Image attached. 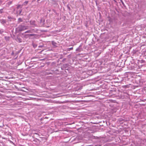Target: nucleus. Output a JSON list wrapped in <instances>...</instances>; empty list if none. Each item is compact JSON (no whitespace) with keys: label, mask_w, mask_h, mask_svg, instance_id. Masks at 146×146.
Listing matches in <instances>:
<instances>
[{"label":"nucleus","mask_w":146,"mask_h":146,"mask_svg":"<svg viewBox=\"0 0 146 146\" xmlns=\"http://www.w3.org/2000/svg\"><path fill=\"white\" fill-rule=\"evenodd\" d=\"M28 27V26L20 25L18 27L17 29L19 31H21L25 30L27 29Z\"/></svg>","instance_id":"1"},{"label":"nucleus","mask_w":146,"mask_h":146,"mask_svg":"<svg viewBox=\"0 0 146 146\" xmlns=\"http://www.w3.org/2000/svg\"><path fill=\"white\" fill-rule=\"evenodd\" d=\"M21 8V7L20 5H18L17 7L16 11V14H17V15H22V14L21 13L22 11Z\"/></svg>","instance_id":"2"},{"label":"nucleus","mask_w":146,"mask_h":146,"mask_svg":"<svg viewBox=\"0 0 146 146\" xmlns=\"http://www.w3.org/2000/svg\"><path fill=\"white\" fill-rule=\"evenodd\" d=\"M30 24L32 25L33 27H34L36 26L35 24V21L34 20H31L30 21Z\"/></svg>","instance_id":"3"},{"label":"nucleus","mask_w":146,"mask_h":146,"mask_svg":"<svg viewBox=\"0 0 146 146\" xmlns=\"http://www.w3.org/2000/svg\"><path fill=\"white\" fill-rule=\"evenodd\" d=\"M0 21L1 23L2 24H4L6 23V21L3 19H1Z\"/></svg>","instance_id":"4"},{"label":"nucleus","mask_w":146,"mask_h":146,"mask_svg":"<svg viewBox=\"0 0 146 146\" xmlns=\"http://www.w3.org/2000/svg\"><path fill=\"white\" fill-rule=\"evenodd\" d=\"M79 46V47L77 48L76 50V51H77V52H80V51H81V49L80 48V46Z\"/></svg>","instance_id":"5"},{"label":"nucleus","mask_w":146,"mask_h":146,"mask_svg":"<svg viewBox=\"0 0 146 146\" xmlns=\"http://www.w3.org/2000/svg\"><path fill=\"white\" fill-rule=\"evenodd\" d=\"M22 21H23V20L21 18H19L18 19V23H19L20 22H22Z\"/></svg>","instance_id":"6"},{"label":"nucleus","mask_w":146,"mask_h":146,"mask_svg":"<svg viewBox=\"0 0 146 146\" xmlns=\"http://www.w3.org/2000/svg\"><path fill=\"white\" fill-rule=\"evenodd\" d=\"M73 49V47H71L70 48H68L67 49V51H70V50H72Z\"/></svg>","instance_id":"7"},{"label":"nucleus","mask_w":146,"mask_h":146,"mask_svg":"<svg viewBox=\"0 0 146 146\" xmlns=\"http://www.w3.org/2000/svg\"><path fill=\"white\" fill-rule=\"evenodd\" d=\"M28 2L29 1H25L23 3V5L25 6L27 4V3H28Z\"/></svg>","instance_id":"8"},{"label":"nucleus","mask_w":146,"mask_h":146,"mask_svg":"<svg viewBox=\"0 0 146 146\" xmlns=\"http://www.w3.org/2000/svg\"><path fill=\"white\" fill-rule=\"evenodd\" d=\"M4 30L2 29H0V33L2 34L4 32Z\"/></svg>","instance_id":"9"},{"label":"nucleus","mask_w":146,"mask_h":146,"mask_svg":"<svg viewBox=\"0 0 146 146\" xmlns=\"http://www.w3.org/2000/svg\"><path fill=\"white\" fill-rule=\"evenodd\" d=\"M12 3V1H9L7 3V4H8V5H11V4Z\"/></svg>","instance_id":"10"},{"label":"nucleus","mask_w":146,"mask_h":146,"mask_svg":"<svg viewBox=\"0 0 146 146\" xmlns=\"http://www.w3.org/2000/svg\"><path fill=\"white\" fill-rule=\"evenodd\" d=\"M52 44L54 46H55L56 44V43L54 41H52Z\"/></svg>","instance_id":"11"},{"label":"nucleus","mask_w":146,"mask_h":146,"mask_svg":"<svg viewBox=\"0 0 146 146\" xmlns=\"http://www.w3.org/2000/svg\"><path fill=\"white\" fill-rule=\"evenodd\" d=\"M31 32V31L30 30H28V31H27L26 32H25V33H30Z\"/></svg>","instance_id":"12"},{"label":"nucleus","mask_w":146,"mask_h":146,"mask_svg":"<svg viewBox=\"0 0 146 146\" xmlns=\"http://www.w3.org/2000/svg\"><path fill=\"white\" fill-rule=\"evenodd\" d=\"M120 1L121 2V3L123 5H124V4L123 2V1L122 0H120Z\"/></svg>","instance_id":"13"},{"label":"nucleus","mask_w":146,"mask_h":146,"mask_svg":"<svg viewBox=\"0 0 146 146\" xmlns=\"http://www.w3.org/2000/svg\"><path fill=\"white\" fill-rule=\"evenodd\" d=\"M33 45L34 48H35L37 46V45L35 44H33Z\"/></svg>","instance_id":"14"},{"label":"nucleus","mask_w":146,"mask_h":146,"mask_svg":"<svg viewBox=\"0 0 146 146\" xmlns=\"http://www.w3.org/2000/svg\"><path fill=\"white\" fill-rule=\"evenodd\" d=\"M14 52L13 51H12V53H11V55H14Z\"/></svg>","instance_id":"15"},{"label":"nucleus","mask_w":146,"mask_h":146,"mask_svg":"<svg viewBox=\"0 0 146 146\" xmlns=\"http://www.w3.org/2000/svg\"><path fill=\"white\" fill-rule=\"evenodd\" d=\"M16 10V9H13V12L14 13H15V11ZM15 13H16V12H15Z\"/></svg>","instance_id":"16"},{"label":"nucleus","mask_w":146,"mask_h":146,"mask_svg":"<svg viewBox=\"0 0 146 146\" xmlns=\"http://www.w3.org/2000/svg\"><path fill=\"white\" fill-rule=\"evenodd\" d=\"M2 12H3V9H1L0 10V13H2Z\"/></svg>","instance_id":"17"},{"label":"nucleus","mask_w":146,"mask_h":146,"mask_svg":"<svg viewBox=\"0 0 146 146\" xmlns=\"http://www.w3.org/2000/svg\"><path fill=\"white\" fill-rule=\"evenodd\" d=\"M10 142L11 143H12L13 144V145H15V144L12 141H10Z\"/></svg>","instance_id":"18"},{"label":"nucleus","mask_w":146,"mask_h":146,"mask_svg":"<svg viewBox=\"0 0 146 146\" xmlns=\"http://www.w3.org/2000/svg\"><path fill=\"white\" fill-rule=\"evenodd\" d=\"M66 60V58H64L63 59V60H62V61H63V62H64V61H65V60Z\"/></svg>","instance_id":"19"},{"label":"nucleus","mask_w":146,"mask_h":146,"mask_svg":"<svg viewBox=\"0 0 146 146\" xmlns=\"http://www.w3.org/2000/svg\"><path fill=\"white\" fill-rule=\"evenodd\" d=\"M42 46H39L38 47H39V48H40V47H42Z\"/></svg>","instance_id":"20"},{"label":"nucleus","mask_w":146,"mask_h":146,"mask_svg":"<svg viewBox=\"0 0 146 146\" xmlns=\"http://www.w3.org/2000/svg\"><path fill=\"white\" fill-rule=\"evenodd\" d=\"M34 134H37V133H35Z\"/></svg>","instance_id":"21"},{"label":"nucleus","mask_w":146,"mask_h":146,"mask_svg":"<svg viewBox=\"0 0 146 146\" xmlns=\"http://www.w3.org/2000/svg\"><path fill=\"white\" fill-rule=\"evenodd\" d=\"M30 35H31V36H32V34H30Z\"/></svg>","instance_id":"22"},{"label":"nucleus","mask_w":146,"mask_h":146,"mask_svg":"<svg viewBox=\"0 0 146 146\" xmlns=\"http://www.w3.org/2000/svg\"><path fill=\"white\" fill-rule=\"evenodd\" d=\"M8 18L9 19H10V17H8Z\"/></svg>","instance_id":"23"},{"label":"nucleus","mask_w":146,"mask_h":146,"mask_svg":"<svg viewBox=\"0 0 146 146\" xmlns=\"http://www.w3.org/2000/svg\"><path fill=\"white\" fill-rule=\"evenodd\" d=\"M42 118H41V119H41V120H42Z\"/></svg>","instance_id":"24"},{"label":"nucleus","mask_w":146,"mask_h":146,"mask_svg":"<svg viewBox=\"0 0 146 146\" xmlns=\"http://www.w3.org/2000/svg\"><path fill=\"white\" fill-rule=\"evenodd\" d=\"M53 11H54V10H53Z\"/></svg>","instance_id":"25"}]
</instances>
